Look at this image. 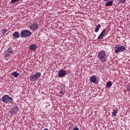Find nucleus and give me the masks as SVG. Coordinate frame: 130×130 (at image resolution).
<instances>
[{
  "label": "nucleus",
  "instance_id": "7",
  "mask_svg": "<svg viewBox=\"0 0 130 130\" xmlns=\"http://www.w3.org/2000/svg\"><path fill=\"white\" fill-rule=\"evenodd\" d=\"M19 111V107L18 106H14L13 108L10 110V113L11 115H14V114H17Z\"/></svg>",
  "mask_w": 130,
  "mask_h": 130
},
{
  "label": "nucleus",
  "instance_id": "26",
  "mask_svg": "<svg viewBox=\"0 0 130 130\" xmlns=\"http://www.w3.org/2000/svg\"><path fill=\"white\" fill-rule=\"evenodd\" d=\"M84 2H87V0H84Z\"/></svg>",
  "mask_w": 130,
  "mask_h": 130
},
{
  "label": "nucleus",
  "instance_id": "24",
  "mask_svg": "<svg viewBox=\"0 0 130 130\" xmlns=\"http://www.w3.org/2000/svg\"><path fill=\"white\" fill-rule=\"evenodd\" d=\"M60 93L62 95H63V93H62V91H60Z\"/></svg>",
  "mask_w": 130,
  "mask_h": 130
},
{
  "label": "nucleus",
  "instance_id": "23",
  "mask_svg": "<svg viewBox=\"0 0 130 130\" xmlns=\"http://www.w3.org/2000/svg\"><path fill=\"white\" fill-rule=\"evenodd\" d=\"M73 130H79L78 127L75 126L73 128Z\"/></svg>",
  "mask_w": 130,
  "mask_h": 130
},
{
  "label": "nucleus",
  "instance_id": "21",
  "mask_svg": "<svg viewBox=\"0 0 130 130\" xmlns=\"http://www.w3.org/2000/svg\"><path fill=\"white\" fill-rule=\"evenodd\" d=\"M126 90H127V91H128V92H129V93H130V86H129V85L127 86Z\"/></svg>",
  "mask_w": 130,
  "mask_h": 130
},
{
  "label": "nucleus",
  "instance_id": "18",
  "mask_svg": "<svg viewBox=\"0 0 130 130\" xmlns=\"http://www.w3.org/2000/svg\"><path fill=\"white\" fill-rule=\"evenodd\" d=\"M112 86V83L111 81H109L106 84L107 88H110Z\"/></svg>",
  "mask_w": 130,
  "mask_h": 130
},
{
  "label": "nucleus",
  "instance_id": "25",
  "mask_svg": "<svg viewBox=\"0 0 130 130\" xmlns=\"http://www.w3.org/2000/svg\"><path fill=\"white\" fill-rule=\"evenodd\" d=\"M109 0H104L105 2H108Z\"/></svg>",
  "mask_w": 130,
  "mask_h": 130
},
{
  "label": "nucleus",
  "instance_id": "15",
  "mask_svg": "<svg viewBox=\"0 0 130 130\" xmlns=\"http://www.w3.org/2000/svg\"><path fill=\"white\" fill-rule=\"evenodd\" d=\"M12 76H13L14 78H18L19 77V73H18L17 72H14L12 73H11Z\"/></svg>",
  "mask_w": 130,
  "mask_h": 130
},
{
  "label": "nucleus",
  "instance_id": "10",
  "mask_svg": "<svg viewBox=\"0 0 130 130\" xmlns=\"http://www.w3.org/2000/svg\"><path fill=\"white\" fill-rule=\"evenodd\" d=\"M91 83H93V84H97V78L94 75L92 76L89 79Z\"/></svg>",
  "mask_w": 130,
  "mask_h": 130
},
{
  "label": "nucleus",
  "instance_id": "4",
  "mask_svg": "<svg viewBox=\"0 0 130 130\" xmlns=\"http://www.w3.org/2000/svg\"><path fill=\"white\" fill-rule=\"evenodd\" d=\"M125 47L124 46L117 45L115 47L114 52L115 53H119L120 52H123L125 50Z\"/></svg>",
  "mask_w": 130,
  "mask_h": 130
},
{
  "label": "nucleus",
  "instance_id": "9",
  "mask_svg": "<svg viewBox=\"0 0 130 130\" xmlns=\"http://www.w3.org/2000/svg\"><path fill=\"white\" fill-rule=\"evenodd\" d=\"M38 26H39L38 23H34L29 26V28H30L32 31H35V30H37V29H38Z\"/></svg>",
  "mask_w": 130,
  "mask_h": 130
},
{
  "label": "nucleus",
  "instance_id": "5",
  "mask_svg": "<svg viewBox=\"0 0 130 130\" xmlns=\"http://www.w3.org/2000/svg\"><path fill=\"white\" fill-rule=\"evenodd\" d=\"M41 76V73L37 72L36 74L31 75L29 77V79L31 82H35V81H37V80H38V79L40 78Z\"/></svg>",
  "mask_w": 130,
  "mask_h": 130
},
{
  "label": "nucleus",
  "instance_id": "17",
  "mask_svg": "<svg viewBox=\"0 0 130 130\" xmlns=\"http://www.w3.org/2000/svg\"><path fill=\"white\" fill-rule=\"evenodd\" d=\"M116 114H117V111L116 110H113V111L112 112V116H116Z\"/></svg>",
  "mask_w": 130,
  "mask_h": 130
},
{
  "label": "nucleus",
  "instance_id": "27",
  "mask_svg": "<svg viewBox=\"0 0 130 130\" xmlns=\"http://www.w3.org/2000/svg\"><path fill=\"white\" fill-rule=\"evenodd\" d=\"M69 130H72V129H69Z\"/></svg>",
  "mask_w": 130,
  "mask_h": 130
},
{
  "label": "nucleus",
  "instance_id": "16",
  "mask_svg": "<svg viewBox=\"0 0 130 130\" xmlns=\"http://www.w3.org/2000/svg\"><path fill=\"white\" fill-rule=\"evenodd\" d=\"M112 5H113V2L112 1H109L108 3L106 4V6L107 7L112 6Z\"/></svg>",
  "mask_w": 130,
  "mask_h": 130
},
{
  "label": "nucleus",
  "instance_id": "8",
  "mask_svg": "<svg viewBox=\"0 0 130 130\" xmlns=\"http://www.w3.org/2000/svg\"><path fill=\"white\" fill-rule=\"evenodd\" d=\"M58 76L59 78H63L67 76V71L63 70H60L58 72Z\"/></svg>",
  "mask_w": 130,
  "mask_h": 130
},
{
  "label": "nucleus",
  "instance_id": "19",
  "mask_svg": "<svg viewBox=\"0 0 130 130\" xmlns=\"http://www.w3.org/2000/svg\"><path fill=\"white\" fill-rule=\"evenodd\" d=\"M1 32L3 34V35H4V34H5V33H7V32H8V30L4 29H2L1 30Z\"/></svg>",
  "mask_w": 130,
  "mask_h": 130
},
{
  "label": "nucleus",
  "instance_id": "12",
  "mask_svg": "<svg viewBox=\"0 0 130 130\" xmlns=\"http://www.w3.org/2000/svg\"><path fill=\"white\" fill-rule=\"evenodd\" d=\"M29 49L30 50H36L37 49V46L35 44H32L29 46Z\"/></svg>",
  "mask_w": 130,
  "mask_h": 130
},
{
  "label": "nucleus",
  "instance_id": "2",
  "mask_svg": "<svg viewBox=\"0 0 130 130\" xmlns=\"http://www.w3.org/2000/svg\"><path fill=\"white\" fill-rule=\"evenodd\" d=\"M2 101L4 103L10 104V103H13V98L9 95H4L2 98Z\"/></svg>",
  "mask_w": 130,
  "mask_h": 130
},
{
  "label": "nucleus",
  "instance_id": "1",
  "mask_svg": "<svg viewBox=\"0 0 130 130\" xmlns=\"http://www.w3.org/2000/svg\"><path fill=\"white\" fill-rule=\"evenodd\" d=\"M98 57L102 62H105V61L107 60L108 54L107 55L105 51L102 50L98 52Z\"/></svg>",
  "mask_w": 130,
  "mask_h": 130
},
{
  "label": "nucleus",
  "instance_id": "22",
  "mask_svg": "<svg viewBox=\"0 0 130 130\" xmlns=\"http://www.w3.org/2000/svg\"><path fill=\"white\" fill-rule=\"evenodd\" d=\"M126 1V0H119V3H120L121 4H124Z\"/></svg>",
  "mask_w": 130,
  "mask_h": 130
},
{
  "label": "nucleus",
  "instance_id": "14",
  "mask_svg": "<svg viewBox=\"0 0 130 130\" xmlns=\"http://www.w3.org/2000/svg\"><path fill=\"white\" fill-rule=\"evenodd\" d=\"M100 28H101V24H98L95 28L94 29V32L95 33H98V32H99V29H100Z\"/></svg>",
  "mask_w": 130,
  "mask_h": 130
},
{
  "label": "nucleus",
  "instance_id": "11",
  "mask_svg": "<svg viewBox=\"0 0 130 130\" xmlns=\"http://www.w3.org/2000/svg\"><path fill=\"white\" fill-rule=\"evenodd\" d=\"M105 33H106V30L104 29L98 36V39H103V36L105 35Z\"/></svg>",
  "mask_w": 130,
  "mask_h": 130
},
{
  "label": "nucleus",
  "instance_id": "20",
  "mask_svg": "<svg viewBox=\"0 0 130 130\" xmlns=\"http://www.w3.org/2000/svg\"><path fill=\"white\" fill-rule=\"evenodd\" d=\"M20 0H11V3L12 4H15V3H16V2H19Z\"/></svg>",
  "mask_w": 130,
  "mask_h": 130
},
{
  "label": "nucleus",
  "instance_id": "3",
  "mask_svg": "<svg viewBox=\"0 0 130 130\" xmlns=\"http://www.w3.org/2000/svg\"><path fill=\"white\" fill-rule=\"evenodd\" d=\"M31 35H32V32L27 29L22 30L20 32V36L23 38L29 37V36H31Z\"/></svg>",
  "mask_w": 130,
  "mask_h": 130
},
{
  "label": "nucleus",
  "instance_id": "6",
  "mask_svg": "<svg viewBox=\"0 0 130 130\" xmlns=\"http://www.w3.org/2000/svg\"><path fill=\"white\" fill-rule=\"evenodd\" d=\"M14 53V50L10 47L4 53V57H7L8 56H11L12 54Z\"/></svg>",
  "mask_w": 130,
  "mask_h": 130
},
{
  "label": "nucleus",
  "instance_id": "13",
  "mask_svg": "<svg viewBox=\"0 0 130 130\" xmlns=\"http://www.w3.org/2000/svg\"><path fill=\"white\" fill-rule=\"evenodd\" d=\"M20 35L21 36V35L20 34V33L18 31H16L15 32H14L13 34V37H14V38H15L16 39L19 38V37H20Z\"/></svg>",
  "mask_w": 130,
  "mask_h": 130
}]
</instances>
